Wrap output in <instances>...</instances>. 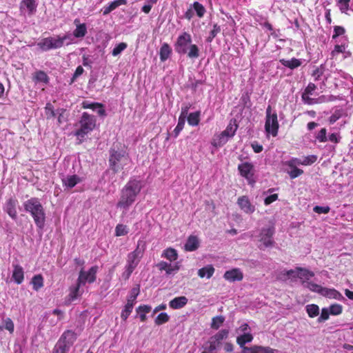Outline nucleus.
I'll return each instance as SVG.
<instances>
[{
	"mask_svg": "<svg viewBox=\"0 0 353 353\" xmlns=\"http://www.w3.org/2000/svg\"><path fill=\"white\" fill-rule=\"evenodd\" d=\"M141 188V181L137 179L130 180L123 188L120 199L117 203V208L122 210V216L126 214L130 207L134 203Z\"/></svg>",
	"mask_w": 353,
	"mask_h": 353,
	"instance_id": "nucleus-1",
	"label": "nucleus"
},
{
	"mask_svg": "<svg viewBox=\"0 0 353 353\" xmlns=\"http://www.w3.org/2000/svg\"><path fill=\"white\" fill-rule=\"evenodd\" d=\"M109 163L114 172L123 170V174L125 175L130 167L131 159L124 147L119 148L114 145L110 150Z\"/></svg>",
	"mask_w": 353,
	"mask_h": 353,
	"instance_id": "nucleus-2",
	"label": "nucleus"
},
{
	"mask_svg": "<svg viewBox=\"0 0 353 353\" xmlns=\"http://www.w3.org/2000/svg\"><path fill=\"white\" fill-rule=\"evenodd\" d=\"M24 210L32 216L37 227L43 230L46 223V212L40 200L36 197H32L23 203Z\"/></svg>",
	"mask_w": 353,
	"mask_h": 353,
	"instance_id": "nucleus-3",
	"label": "nucleus"
},
{
	"mask_svg": "<svg viewBox=\"0 0 353 353\" xmlns=\"http://www.w3.org/2000/svg\"><path fill=\"white\" fill-rule=\"evenodd\" d=\"M174 49L179 54H187L190 59H196L199 57L198 46L192 43V37L186 32H183L178 37L174 44Z\"/></svg>",
	"mask_w": 353,
	"mask_h": 353,
	"instance_id": "nucleus-4",
	"label": "nucleus"
},
{
	"mask_svg": "<svg viewBox=\"0 0 353 353\" xmlns=\"http://www.w3.org/2000/svg\"><path fill=\"white\" fill-rule=\"evenodd\" d=\"M80 128L78 129L74 135L81 141L85 135L92 131L96 125V119L94 116L83 112L79 121Z\"/></svg>",
	"mask_w": 353,
	"mask_h": 353,
	"instance_id": "nucleus-5",
	"label": "nucleus"
},
{
	"mask_svg": "<svg viewBox=\"0 0 353 353\" xmlns=\"http://www.w3.org/2000/svg\"><path fill=\"white\" fill-rule=\"evenodd\" d=\"M238 128L236 121L231 119L226 127L221 134L215 135L212 141V145L216 148H219L225 144L229 139L234 137Z\"/></svg>",
	"mask_w": 353,
	"mask_h": 353,
	"instance_id": "nucleus-6",
	"label": "nucleus"
},
{
	"mask_svg": "<svg viewBox=\"0 0 353 353\" xmlns=\"http://www.w3.org/2000/svg\"><path fill=\"white\" fill-rule=\"evenodd\" d=\"M141 257L142 252L139 248L128 254L125 270L121 274L123 280L126 281L129 279L130 275L139 265Z\"/></svg>",
	"mask_w": 353,
	"mask_h": 353,
	"instance_id": "nucleus-7",
	"label": "nucleus"
},
{
	"mask_svg": "<svg viewBox=\"0 0 353 353\" xmlns=\"http://www.w3.org/2000/svg\"><path fill=\"white\" fill-rule=\"evenodd\" d=\"M303 286L329 299H334L336 300H341L343 299L342 294L334 288H323L313 282L306 281H303Z\"/></svg>",
	"mask_w": 353,
	"mask_h": 353,
	"instance_id": "nucleus-8",
	"label": "nucleus"
},
{
	"mask_svg": "<svg viewBox=\"0 0 353 353\" xmlns=\"http://www.w3.org/2000/svg\"><path fill=\"white\" fill-rule=\"evenodd\" d=\"M75 339L76 336L72 331L65 332L57 343L53 353H68Z\"/></svg>",
	"mask_w": 353,
	"mask_h": 353,
	"instance_id": "nucleus-9",
	"label": "nucleus"
},
{
	"mask_svg": "<svg viewBox=\"0 0 353 353\" xmlns=\"http://www.w3.org/2000/svg\"><path fill=\"white\" fill-rule=\"evenodd\" d=\"M69 35L57 37H47L37 43V46L43 51H48L52 49L60 48L63 46L64 41L69 39Z\"/></svg>",
	"mask_w": 353,
	"mask_h": 353,
	"instance_id": "nucleus-10",
	"label": "nucleus"
},
{
	"mask_svg": "<svg viewBox=\"0 0 353 353\" xmlns=\"http://www.w3.org/2000/svg\"><path fill=\"white\" fill-rule=\"evenodd\" d=\"M275 229L273 225L263 228L261 230L259 234L257 236L258 241L260 243L259 245V249L265 250L274 245L273 235Z\"/></svg>",
	"mask_w": 353,
	"mask_h": 353,
	"instance_id": "nucleus-11",
	"label": "nucleus"
},
{
	"mask_svg": "<svg viewBox=\"0 0 353 353\" xmlns=\"http://www.w3.org/2000/svg\"><path fill=\"white\" fill-rule=\"evenodd\" d=\"M271 107L269 105L266 109V121L265 128L268 133L271 134L273 137L277 135L279 129V123L277 120L276 113L272 114Z\"/></svg>",
	"mask_w": 353,
	"mask_h": 353,
	"instance_id": "nucleus-12",
	"label": "nucleus"
},
{
	"mask_svg": "<svg viewBox=\"0 0 353 353\" xmlns=\"http://www.w3.org/2000/svg\"><path fill=\"white\" fill-rule=\"evenodd\" d=\"M98 270L97 266L92 267L88 271L81 270L78 278L79 285H84L86 282L93 283L96 280V274Z\"/></svg>",
	"mask_w": 353,
	"mask_h": 353,
	"instance_id": "nucleus-13",
	"label": "nucleus"
},
{
	"mask_svg": "<svg viewBox=\"0 0 353 353\" xmlns=\"http://www.w3.org/2000/svg\"><path fill=\"white\" fill-rule=\"evenodd\" d=\"M18 201L14 198H10L8 199L4 205L3 210L13 219L16 220L17 218V205Z\"/></svg>",
	"mask_w": 353,
	"mask_h": 353,
	"instance_id": "nucleus-14",
	"label": "nucleus"
},
{
	"mask_svg": "<svg viewBox=\"0 0 353 353\" xmlns=\"http://www.w3.org/2000/svg\"><path fill=\"white\" fill-rule=\"evenodd\" d=\"M238 170L243 177H245L248 181L252 179L254 166L252 163L248 162L242 163L239 165Z\"/></svg>",
	"mask_w": 353,
	"mask_h": 353,
	"instance_id": "nucleus-15",
	"label": "nucleus"
},
{
	"mask_svg": "<svg viewBox=\"0 0 353 353\" xmlns=\"http://www.w3.org/2000/svg\"><path fill=\"white\" fill-rule=\"evenodd\" d=\"M37 6L35 0H22L20 3V11L27 12L29 15H32L36 12Z\"/></svg>",
	"mask_w": 353,
	"mask_h": 353,
	"instance_id": "nucleus-16",
	"label": "nucleus"
},
{
	"mask_svg": "<svg viewBox=\"0 0 353 353\" xmlns=\"http://www.w3.org/2000/svg\"><path fill=\"white\" fill-rule=\"evenodd\" d=\"M237 203L240 208L247 214H252L255 210L254 205L250 203L249 199L245 196L239 197Z\"/></svg>",
	"mask_w": 353,
	"mask_h": 353,
	"instance_id": "nucleus-17",
	"label": "nucleus"
},
{
	"mask_svg": "<svg viewBox=\"0 0 353 353\" xmlns=\"http://www.w3.org/2000/svg\"><path fill=\"white\" fill-rule=\"evenodd\" d=\"M225 280L230 282L240 281L243 278L242 272L239 268L226 271L223 275Z\"/></svg>",
	"mask_w": 353,
	"mask_h": 353,
	"instance_id": "nucleus-18",
	"label": "nucleus"
},
{
	"mask_svg": "<svg viewBox=\"0 0 353 353\" xmlns=\"http://www.w3.org/2000/svg\"><path fill=\"white\" fill-rule=\"evenodd\" d=\"M277 350L270 347L254 345L250 347H244L242 353H275Z\"/></svg>",
	"mask_w": 353,
	"mask_h": 353,
	"instance_id": "nucleus-19",
	"label": "nucleus"
},
{
	"mask_svg": "<svg viewBox=\"0 0 353 353\" xmlns=\"http://www.w3.org/2000/svg\"><path fill=\"white\" fill-rule=\"evenodd\" d=\"M65 189H71L81 182V179L77 175H67L62 179Z\"/></svg>",
	"mask_w": 353,
	"mask_h": 353,
	"instance_id": "nucleus-20",
	"label": "nucleus"
},
{
	"mask_svg": "<svg viewBox=\"0 0 353 353\" xmlns=\"http://www.w3.org/2000/svg\"><path fill=\"white\" fill-rule=\"evenodd\" d=\"M12 278L17 284H21L24 279L23 268L17 263H13Z\"/></svg>",
	"mask_w": 353,
	"mask_h": 353,
	"instance_id": "nucleus-21",
	"label": "nucleus"
},
{
	"mask_svg": "<svg viewBox=\"0 0 353 353\" xmlns=\"http://www.w3.org/2000/svg\"><path fill=\"white\" fill-rule=\"evenodd\" d=\"M74 24L76 26L75 30L73 31V35L76 38H82L85 36L87 33V27L85 23H80L79 19H75Z\"/></svg>",
	"mask_w": 353,
	"mask_h": 353,
	"instance_id": "nucleus-22",
	"label": "nucleus"
},
{
	"mask_svg": "<svg viewBox=\"0 0 353 353\" xmlns=\"http://www.w3.org/2000/svg\"><path fill=\"white\" fill-rule=\"evenodd\" d=\"M83 108L85 109H92V110L96 111L100 116L105 115V111L103 105L101 103L85 101L83 103Z\"/></svg>",
	"mask_w": 353,
	"mask_h": 353,
	"instance_id": "nucleus-23",
	"label": "nucleus"
},
{
	"mask_svg": "<svg viewBox=\"0 0 353 353\" xmlns=\"http://www.w3.org/2000/svg\"><path fill=\"white\" fill-rule=\"evenodd\" d=\"M188 301V299L184 296H178L170 301L169 306L174 310L181 309L187 304Z\"/></svg>",
	"mask_w": 353,
	"mask_h": 353,
	"instance_id": "nucleus-24",
	"label": "nucleus"
},
{
	"mask_svg": "<svg viewBox=\"0 0 353 353\" xmlns=\"http://www.w3.org/2000/svg\"><path fill=\"white\" fill-rule=\"evenodd\" d=\"M199 245V241L196 236H190L184 245V249L188 252L196 250Z\"/></svg>",
	"mask_w": 353,
	"mask_h": 353,
	"instance_id": "nucleus-25",
	"label": "nucleus"
},
{
	"mask_svg": "<svg viewBox=\"0 0 353 353\" xmlns=\"http://www.w3.org/2000/svg\"><path fill=\"white\" fill-rule=\"evenodd\" d=\"M288 277L299 278V268L296 270H283L277 275L276 278L279 280H286Z\"/></svg>",
	"mask_w": 353,
	"mask_h": 353,
	"instance_id": "nucleus-26",
	"label": "nucleus"
},
{
	"mask_svg": "<svg viewBox=\"0 0 353 353\" xmlns=\"http://www.w3.org/2000/svg\"><path fill=\"white\" fill-rule=\"evenodd\" d=\"M214 268L212 265H208L198 271V275L201 278L206 277L207 279H210L212 276L214 272Z\"/></svg>",
	"mask_w": 353,
	"mask_h": 353,
	"instance_id": "nucleus-27",
	"label": "nucleus"
},
{
	"mask_svg": "<svg viewBox=\"0 0 353 353\" xmlns=\"http://www.w3.org/2000/svg\"><path fill=\"white\" fill-rule=\"evenodd\" d=\"M280 62L283 65L289 68L292 70L299 67L302 63L300 59L296 58H292L290 60L281 59Z\"/></svg>",
	"mask_w": 353,
	"mask_h": 353,
	"instance_id": "nucleus-28",
	"label": "nucleus"
},
{
	"mask_svg": "<svg viewBox=\"0 0 353 353\" xmlns=\"http://www.w3.org/2000/svg\"><path fill=\"white\" fill-rule=\"evenodd\" d=\"M171 52H172V49L170 47V46L168 43H164L160 49L159 54H160L161 61H166L169 58Z\"/></svg>",
	"mask_w": 353,
	"mask_h": 353,
	"instance_id": "nucleus-29",
	"label": "nucleus"
},
{
	"mask_svg": "<svg viewBox=\"0 0 353 353\" xmlns=\"http://www.w3.org/2000/svg\"><path fill=\"white\" fill-rule=\"evenodd\" d=\"M253 336L250 333L242 334L237 337L236 342L243 349L245 344L251 342Z\"/></svg>",
	"mask_w": 353,
	"mask_h": 353,
	"instance_id": "nucleus-30",
	"label": "nucleus"
},
{
	"mask_svg": "<svg viewBox=\"0 0 353 353\" xmlns=\"http://www.w3.org/2000/svg\"><path fill=\"white\" fill-rule=\"evenodd\" d=\"M314 274L304 268H299V279L302 280V283L304 281H309L313 277Z\"/></svg>",
	"mask_w": 353,
	"mask_h": 353,
	"instance_id": "nucleus-31",
	"label": "nucleus"
},
{
	"mask_svg": "<svg viewBox=\"0 0 353 353\" xmlns=\"http://www.w3.org/2000/svg\"><path fill=\"white\" fill-rule=\"evenodd\" d=\"M31 283L34 290L38 291L43 286V278L41 274H37L32 279Z\"/></svg>",
	"mask_w": 353,
	"mask_h": 353,
	"instance_id": "nucleus-32",
	"label": "nucleus"
},
{
	"mask_svg": "<svg viewBox=\"0 0 353 353\" xmlns=\"http://www.w3.org/2000/svg\"><path fill=\"white\" fill-rule=\"evenodd\" d=\"M161 256L166 258L170 261H174L177 259L178 254L176 250L173 248H168L163 251Z\"/></svg>",
	"mask_w": 353,
	"mask_h": 353,
	"instance_id": "nucleus-33",
	"label": "nucleus"
},
{
	"mask_svg": "<svg viewBox=\"0 0 353 353\" xmlns=\"http://www.w3.org/2000/svg\"><path fill=\"white\" fill-rule=\"evenodd\" d=\"M199 112H195L190 113L187 118L188 124L192 126H196L199 123Z\"/></svg>",
	"mask_w": 353,
	"mask_h": 353,
	"instance_id": "nucleus-34",
	"label": "nucleus"
},
{
	"mask_svg": "<svg viewBox=\"0 0 353 353\" xmlns=\"http://www.w3.org/2000/svg\"><path fill=\"white\" fill-rule=\"evenodd\" d=\"M134 304L131 302H127L126 305L124 307V309L122 310L121 317L123 321H125L128 317L131 314L133 309Z\"/></svg>",
	"mask_w": 353,
	"mask_h": 353,
	"instance_id": "nucleus-35",
	"label": "nucleus"
},
{
	"mask_svg": "<svg viewBox=\"0 0 353 353\" xmlns=\"http://www.w3.org/2000/svg\"><path fill=\"white\" fill-rule=\"evenodd\" d=\"M3 323V325H0V331L6 329L8 330L10 333H12L14 332V325L12 321L10 318L4 319Z\"/></svg>",
	"mask_w": 353,
	"mask_h": 353,
	"instance_id": "nucleus-36",
	"label": "nucleus"
},
{
	"mask_svg": "<svg viewBox=\"0 0 353 353\" xmlns=\"http://www.w3.org/2000/svg\"><path fill=\"white\" fill-rule=\"evenodd\" d=\"M306 311L310 317H315L319 314V307L315 304H310L306 306Z\"/></svg>",
	"mask_w": 353,
	"mask_h": 353,
	"instance_id": "nucleus-37",
	"label": "nucleus"
},
{
	"mask_svg": "<svg viewBox=\"0 0 353 353\" xmlns=\"http://www.w3.org/2000/svg\"><path fill=\"white\" fill-rule=\"evenodd\" d=\"M225 318L223 316H217L212 319L211 327L215 330L219 328V327L223 323Z\"/></svg>",
	"mask_w": 353,
	"mask_h": 353,
	"instance_id": "nucleus-38",
	"label": "nucleus"
},
{
	"mask_svg": "<svg viewBox=\"0 0 353 353\" xmlns=\"http://www.w3.org/2000/svg\"><path fill=\"white\" fill-rule=\"evenodd\" d=\"M192 7L199 17H203L205 12V9L202 4L199 2H194L192 5Z\"/></svg>",
	"mask_w": 353,
	"mask_h": 353,
	"instance_id": "nucleus-39",
	"label": "nucleus"
},
{
	"mask_svg": "<svg viewBox=\"0 0 353 353\" xmlns=\"http://www.w3.org/2000/svg\"><path fill=\"white\" fill-rule=\"evenodd\" d=\"M228 330H222L219 331L218 333H216L214 336L211 338V339L214 340L215 341L220 343V341L223 339L228 337Z\"/></svg>",
	"mask_w": 353,
	"mask_h": 353,
	"instance_id": "nucleus-40",
	"label": "nucleus"
},
{
	"mask_svg": "<svg viewBox=\"0 0 353 353\" xmlns=\"http://www.w3.org/2000/svg\"><path fill=\"white\" fill-rule=\"evenodd\" d=\"M128 233L127 226L123 224H118L115 228V235L117 236H124Z\"/></svg>",
	"mask_w": 353,
	"mask_h": 353,
	"instance_id": "nucleus-41",
	"label": "nucleus"
},
{
	"mask_svg": "<svg viewBox=\"0 0 353 353\" xmlns=\"http://www.w3.org/2000/svg\"><path fill=\"white\" fill-rule=\"evenodd\" d=\"M45 114L48 119L54 118L55 117L56 113L54 112V107L51 103H48L46 104L45 108Z\"/></svg>",
	"mask_w": 353,
	"mask_h": 353,
	"instance_id": "nucleus-42",
	"label": "nucleus"
},
{
	"mask_svg": "<svg viewBox=\"0 0 353 353\" xmlns=\"http://www.w3.org/2000/svg\"><path fill=\"white\" fill-rule=\"evenodd\" d=\"M169 319L170 317L168 314L165 312H162L157 316L154 321L157 325H161L168 322Z\"/></svg>",
	"mask_w": 353,
	"mask_h": 353,
	"instance_id": "nucleus-43",
	"label": "nucleus"
},
{
	"mask_svg": "<svg viewBox=\"0 0 353 353\" xmlns=\"http://www.w3.org/2000/svg\"><path fill=\"white\" fill-rule=\"evenodd\" d=\"M126 48L127 44L125 43H120L113 48L112 54L114 57H117Z\"/></svg>",
	"mask_w": 353,
	"mask_h": 353,
	"instance_id": "nucleus-44",
	"label": "nucleus"
},
{
	"mask_svg": "<svg viewBox=\"0 0 353 353\" xmlns=\"http://www.w3.org/2000/svg\"><path fill=\"white\" fill-rule=\"evenodd\" d=\"M139 294V288H133L130 291V294L128 299V302H131L134 304V302L137 299V296Z\"/></svg>",
	"mask_w": 353,
	"mask_h": 353,
	"instance_id": "nucleus-45",
	"label": "nucleus"
},
{
	"mask_svg": "<svg viewBox=\"0 0 353 353\" xmlns=\"http://www.w3.org/2000/svg\"><path fill=\"white\" fill-rule=\"evenodd\" d=\"M342 306L339 304H333L329 307L330 314L339 315L342 312Z\"/></svg>",
	"mask_w": 353,
	"mask_h": 353,
	"instance_id": "nucleus-46",
	"label": "nucleus"
},
{
	"mask_svg": "<svg viewBox=\"0 0 353 353\" xmlns=\"http://www.w3.org/2000/svg\"><path fill=\"white\" fill-rule=\"evenodd\" d=\"M185 123V121H184L183 119H182V118L179 119L177 125L176 126V128H174V130L173 131L174 137H178L180 132L183 129Z\"/></svg>",
	"mask_w": 353,
	"mask_h": 353,
	"instance_id": "nucleus-47",
	"label": "nucleus"
},
{
	"mask_svg": "<svg viewBox=\"0 0 353 353\" xmlns=\"http://www.w3.org/2000/svg\"><path fill=\"white\" fill-rule=\"evenodd\" d=\"M290 168L291 170L288 171V173L291 179H295L303 173V170L297 168L296 167Z\"/></svg>",
	"mask_w": 353,
	"mask_h": 353,
	"instance_id": "nucleus-48",
	"label": "nucleus"
},
{
	"mask_svg": "<svg viewBox=\"0 0 353 353\" xmlns=\"http://www.w3.org/2000/svg\"><path fill=\"white\" fill-rule=\"evenodd\" d=\"M221 31V28L217 24H214L213 26V29L210 31V35L207 39L208 41L211 42L212 39L219 33Z\"/></svg>",
	"mask_w": 353,
	"mask_h": 353,
	"instance_id": "nucleus-49",
	"label": "nucleus"
},
{
	"mask_svg": "<svg viewBox=\"0 0 353 353\" xmlns=\"http://www.w3.org/2000/svg\"><path fill=\"white\" fill-rule=\"evenodd\" d=\"M35 79L38 81L47 83L48 81V77L43 71H38L35 74Z\"/></svg>",
	"mask_w": 353,
	"mask_h": 353,
	"instance_id": "nucleus-50",
	"label": "nucleus"
},
{
	"mask_svg": "<svg viewBox=\"0 0 353 353\" xmlns=\"http://www.w3.org/2000/svg\"><path fill=\"white\" fill-rule=\"evenodd\" d=\"M317 159L316 156L315 155H310L304 157L301 159L302 165H309L314 163Z\"/></svg>",
	"mask_w": 353,
	"mask_h": 353,
	"instance_id": "nucleus-51",
	"label": "nucleus"
},
{
	"mask_svg": "<svg viewBox=\"0 0 353 353\" xmlns=\"http://www.w3.org/2000/svg\"><path fill=\"white\" fill-rule=\"evenodd\" d=\"M327 130L325 128H322L316 137V139L320 142H326L327 137L326 136Z\"/></svg>",
	"mask_w": 353,
	"mask_h": 353,
	"instance_id": "nucleus-52",
	"label": "nucleus"
},
{
	"mask_svg": "<svg viewBox=\"0 0 353 353\" xmlns=\"http://www.w3.org/2000/svg\"><path fill=\"white\" fill-rule=\"evenodd\" d=\"M330 312L328 308H323L321 310V314L318 319L319 322H323L329 319V316Z\"/></svg>",
	"mask_w": 353,
	"mask_h": 353,
	"instance_id": "nucleus-53",
	"label": "nucleus"
},
{
	"mask_svg": "<svg viewBox=\"0 0 353 353\" xmlns=\"http://www.w3.org/2000/svg\"><path fill=\"white\" fill-rule=\"evenodd\" d=\"M351 0H339V8L342 12H346L349 9V3Z\"/></svg>",
	"mask_w": 353,
	"mask_h": 353,
	"instance_id": "nucleus-54",
	"label": "nucleus"
},
{
	"mask_svg": "<svg viewBox=\"0 0 353 353\" xmlns=\"http://www.w3.org/2000/svg\"><path fill=\"white\" fill-rule=\"evenodd\" d=\"M330 207L328 206H315L313 208L314 212L318 214H327L330 212Z\"/></svg>",
	"mask_w": 353,
	"mask_h": 353,
	"instance_id": "nucleus-55",
	"label": "nucleus"
},
{
	"mask_svg": "<svg viewBox=\"0 0 353 353\" xmlns=\"http://www.w3.org/2000/svg\"><path fill=\"white\" fill-rule=\"evenodd\" d=\"M81 285H79V281H77V284L74 288H71L70 296L71 297L72 300H74L77 299L79 296V287Z\"/></svg>",
	"mask_w": 353,
	"mask_h": 353,
	"instance_id": "nucleus-56",
	"label": "nucleus"
},
{
	"mask_svg": "<svg viewBox=\"0 0 353 353\" xmlns=\"http://www.w3.org/2000/svg\"><path fill=\"white\" fill-rule=\"evenodd\" d=\"M286 165L290 168L296 167L297 165H302L301 159L293 158L286 162Z\"/></svg>",
	"mask_w": 353,
	"mask_h": 353,
	"instance_id": "nucleus-57",
	"label": "nucleus"
},
{
	"mask_svg": "<svg viewBox=\"0 0 353 353\" xmlns=\"http://www.w3.org/2000/svg\"><path fill=\"white\" fill-rule=\"evenodd\" d=\"M179 270V266L177 264H175L172 265L171 263H170V266L165 269V272L168 275L174 274Z\"/></svg>",
	"mask_w": 353,
	"mask_h": 353,
	"instance_id": "nucleus-58",
	"label": "nucleus"
},
{
	"mask_svg": "<svg viewBox=\"0 0 353 353\" xmlns=\"http://www.w3.org/2000/svg\"><path fill=\"white\" fill-rule=\"evenodd\" d=\"M219 345V343L218 342L215 341L213 339H211L210 341V345L208 347V350L210 353H214V352L218 348Z\"/></svg>",
	"mask_w": 353,
	"mask_h": 353,
	"instance_id": "nucleus-59",
	"label": "nucleus"
},
{
	"mask_svg": "<svg viewBox=\"0 0 353 353\" xmlns=\"http://www.w3.org/2000/svg\"><path fill=\"white\" fill-rule=\"evenodd\" d=\"M345 50V45L341 44V45H336L334 47V50L332 52V55L334 56L336 54L343 52Z\"/></svg>",
	"mask_w": 353,
	"mask_h": 353,
	"instance_id": "nucleus-60",
	"label": "nucleus"
},
{
	"mask_svg": "<svg viewBox=\"0 0 353 353\" xmlns=\"http://www.w3.org/2000/svg\"><path fill=\"white\" fill-rule=\"evenodd\" d=\"M125 4H126L125 0H116L109 3L112 10H115L119 6Z\"/></svg>",
	"mask_w": 353,
	"mask_h": 353,
	"instance_id": "nucleus-61",
	"label": "nucleus"
},
{
	"mask_svg": "<svg viewBox=\"0 0 353 353\" xmlns=\"http://www.w3.org/2000/svg\"><path fill=\"white\" fill-rule=\"evenodd\" d=\"M152 310V307L150 305H140L137 309V311L138 313H144V314H146V313H148L151 311Z\"/></svg>",
	"mask_w": 353,
	"mask_h": 353,
	"instance_id": "nucleus-62",
	"label": "nucleus"
},
{
	"mask_svg": "<svg viewBox=\"0 0 353 353\" xmlns=\"http://www.w3.org/2000/svg\"><path fill=\"white\" fill-rule=\"evenodd\" d=\"M334 31V34L332 37L333 39H334L339 36L343 35L345 33V29H344V28H343L341 26H335Z\"/></svg>",
	"mask_w": 353,
	"mask_h": 353,
	"instance_id": "nucleus-63",
	"label": "nucleus"
},
{
	"mask_svg": "<svg viewBox=\"0 0 353 353\" xmlns=\"http://www.w3.org/2000/svg\"><path fill=\"white\" fill-rule=\"evenodd\" d=\"M309 94L303 93L302 95V99L304 102L307 104L312 105L316 103V99H312L308 96Z\"/></svg>",
	"mask_w": 353,
	"mask_h": 353,
	"instance_id": "nucleus-64",
	"label": "nucleus"
}]
</instances>
